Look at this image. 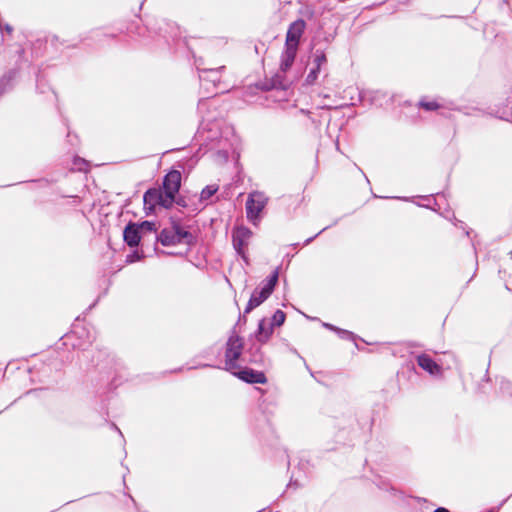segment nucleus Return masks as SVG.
I'll list each match as a JSON object with an SVG mask.
<instances>
[{"mask_svg":"<svg viewBox=\"0 0 512 512\" xmlns=\"http://www.w3.org/2000/svg\"><path fill=\"white\" fill-rule=\"evenodd\" d=\"M156 240L165 247L179 244H186L191 247L196 243V237L182 226L179 218L175 217H170V226L164 227L156 235Z\"/></svg>","mask_w":512,"mask_h":512,"instance_id":"1","label":"nucleus"},{"mask_svg":"<svg viewBox=\"0 0 512 512\" xmlns=\"http://www.w3.org/2000/svg\"><path fill=\"white\" fill-rule=\"evenodd\" d=\"M306 22L299 18L293 21L287 30L284 50L282 51V68L290 69L296 59L300 40L304 34Z\"/></svg>","mask_w":512,"mask_h":512,"instance_id":"2","label":"nucleus"},{"mask_svg":"<svg viewBox=\"0 0 512 512\" xmlns=\"http://www.w3.org/2000/svg\"><path fill=\"white\" fill-rule=\"evenodd\" d=\"M279 280L278 268L275 269L263 282L260 289H255L245 307L244 315L261 305L273 293ZM244 321L245 316H243Z\"/></svg>","mask_w":512,"mask_h":512,"instance_id":"3","label":"nucleus"},{"mask_svg":"<svg viewBox=\"0 0 512 512\" xmlns=\"http://www.w3.org/2000/svg\"><path fill=\"white\" fill-rule=\"evenodd\" d=\"M244 351L243 339L233 330L225 345V370L232 372L238 369V360Z\"/></svg>","mask_w":512,"mask_h":512,"instance_id":"4","label":"nucleus"},{"mask_svg":"<svg viewBox=\"0 0 512 512\" xmlns=\"http://www.w3.org/2000/svg\"><path fill=\"white\" fill-rule=\"evenodd\" d=\"M286 320V314L280 310L277 309L268 325L267 319L262 318L259 323L257 330L255 331V337L258 341L262 343H267L270 339L271 335L273 334V330L275 327H280L284 324Z\"/></svg>","mask_w":512,"mask_h":512,"instance_id":"5","label":"nucleus"},{"mask_svg":"<svg viewBox=\"0 0 512 512\" xmlns=\"http://www.w3.org/2000/svg\"><path fill=\"white\" fill-rule=\"evenodd\" d=\"M253 233L252 231L245 226H239L233 229L232 231V244L236 251V253L241 256L246 264L249 263V259L246 255V247L249 244V240L251 239Z\"/></svg>","mask_w":512,"mask_h":512,"instance_id":"6","label":"nucleus"},{"mask_svg":"<svg viewBox=\"0 0 512 512\" xmlns=\"http://www.w3.org/2000/svg\"><path fill=\"white\" fill-rule=\"evenodd\" d=\"M267 197L262 192H252L246 201L247 218L255 223L259 219L261 212L267 204Z\"/></svg>","mask_w":512,"mask_h":512,"instance_id":"7","label":"nucleus"},{"mask_svg":"<svg viewBox=\"0 0 512 512\" xmlns=\"http://www.w3.org/2000/svg\"><path fill=\"white\" fill-rule=\"evenodd\" d=\"M264 343L257 340L255 334L249 339V346L244 351L243 360L254 364L263 365L265 363V355L262 351V345Z\"/></svg>","mask_w":512,"mask_h":512,"instance_id":"8","label":"nucleus"},{"mask_svg":"<svg viewBox=\"0 0 512 512\" xmlns=\"http://www.w3.org/2000/svg\"><path fill=\"white\" fill-rule=\"evenodd\" d=\"M289 69L282 68V59L280 60V68L270 79H267L263 85L265 90H286L290 86V80L286 76Z\"/></svg>","mask_w":512,"mask_h":512,"instance_id":"9","label":"nucleus"},{"mask_svg":"<svg viewBox=\"0 0 512 512\" xmlns=\"http://www.w3.org/2000/svg\"><path fill=\"white\" fill-rule=\"evenodd\" d=\"M231 373L249 384H265L267 382V377L262 371H256L248 367L239 369L238 371L233 370Z\"/></svg>","mask_w":512,"mask_h":512,"instance_id":"10","label":"nucleus"},{"mask_svg":"<svg viewBox=\"0 0 512 512\" xmlns=\"http://www.w3.org/2000/svg\"><path fill=\"white\" fill-rule=\"evenodd\" d=\"M182 175L179 170L172 169L164 177L162 181L163 191L178 194L181 187Z\"/></svg>","mask_w":512,"mask_h":512,"instance_id":"11","label":"nucleus"},{"mask_svg":"<svg viewBox=\"0 0 512 512\" xmlns=\"http://www.w3.org/2000/svg\"><path fill=\"white\" fill-rule=\"evenodd\" d=\"M137 222H128L123 230V240L130 248H136L142 238Z\"/></svg>","mask_w":512,"mask_h":512,"instance_id":"12","label":"nucleus"},{"mask_svg":"<svg viewBox=\"0 0 512 512\" xmlns=\"http://www.w3.org/2000/svg\"><path fill=\"white\" fill-rule=\"evenodd\" d=\"M161 201V189L149 188L143 195L144 210L146 215H151L155 212L156 206Z\"/></svg>","mask_w":512,"mask_h":512,"instance_id":"13","label":"nucleus"},{"mask_svg":"<svg viewBox=\"0 0 512 512\" xmlns=\"http://www.w3.org/2000/svg\"><path fill=\"white\" fill-rule=\"evenodd\" d=\"M416 360L418 366L430 375L436 376L441 374V366L431 356L422 353L416 357Z\"/></svg>","mask_w":512,"mask_h":512,"instance_id":"14","label":"nucleus"},{"mask_svg":"<svg viewBox=\"0 0 512 512\" xmlns=\"http://www.w3.org/2000/svg\"><path fill=\"white\" fill-rule=\"evenodd\" d=\"M17 76L18 70L10 69L0 77V97L14 88Z\"/></svg>","mask_w":512,"mask_h":512,"instance_id":"15","label":"nucleus"},{"mask_svg":"<svg viewBox=\"0 0 512 512\" xmlns=\"http://www.w3.org/2000/svg\"><path fill=\"white\" fill-rule=\"evenodd\" d=\"M225 69V66H220L218 68L204 69L202 74H199V79L201 82L207 81L212 83L213 86H216L217 83L220 82V73Z\"/></svg>","mask_w":512,"mask_h":512,"instance_id":"16","label":"nucleus"},{"mask_svg":"<svg viewBox=\"0 0 512 512\" xmlns=\"http://www.w3.org/2000/svg\"><path fill=\"white\" fill-rule=\"evenodd\" d=\"M311 65L322 69L323 66L327 65L326 53L323 49H315L311 55Z\"/></svg>","mask_w":512,"mask_h":512,"instance_id":"17","label":"nucleus"},{"mask_svg":"<svg viewBox=\"0 0 512 512\" xmlns=\"http://www.w3.org/2000/svg\"><path fill=\"white\" fill-rule=\"evenodd\" d=\"M176 195L177 194L161 190V201H159L158 206L163 207L165 209L171 208L174 204Z\"/></svg>","mask_w":512,"mask_h":512,"instance_id":"18","label":"nucleus"},{"mask_svg":"<svg viewBox=\"0 0 512 512\" xmlns=\"http://www.w3.org/2000/svg\"><path fill=\"white\" fill-rule=\"evenodd\" d=\"M217 191H218L217 185L205 186L200 193L199 201L204 202V201L209 200Z\"/></svg>","mask_w":512,"mask_h":512,"instance_id":"19","label":"nucleus"},{"mask_svg":"<svg viewBox=\"0 0 512 512\" xmlns=\"http://www.w3.org/2000/svg\"><path fill=\"white\" fill-rule=\"evenodd\" d=\"M418 106L424 109L425 111H436L442 108V105L439 104L437 101H428L425 99L420 100Z\"/></svg>","mask_w":512,"mask_h":512,"instance_id":"20","label":"nucleus"},{"mask_svg":"<svg viewBox=\"0 0 512 512\" xmlns=\"http://www.w3.org/2000/svg\"><path fill=\"white\" fill-rule=\"evenodd\" d=\"M138 223V229L140 230L141 234L145 233H152L156 231V224L153 221L144 220L142 222Z\"/></svg>","mask_w":512,"mask_h":512,"instance_id":"21","label":"nucleus"},{"mask_svg":"<svg viewBox=\"0 0 512 512\" xmlns=\"http://www.w3.org/2000/svg\"><path fill=\"white\" fill-rule=\"evenodd\" d=\"M377 487L383 491H387L389 493H391V495L393 496H400L402 495V492H400L399 490H397L395 487H393L392 485H390L388 482H386L385 480H379L377 482Z\"/></svg>","mask_w":512,"mask_h":512,"instance_id":"22","label":"nucleus"},{"mask_svg":"<svg viewBox=\"0 0 512 512\" xmlns=\"http://www.w3.org/2000/svg\"><path fill=\"white\" fill-rule=\"evenodd\" d=\"M320 71H321V68L315 67V66L312 65L308 75L306 76L305 83L307 85L315 84L316 80L319 77Z\"/></svg>","mask_w":512,"mask_h":512,"instance_id":"23","label":"nucleus"},{"mask_svg":"<svg viewBox=\"0 0 512 512\" xmlns=\"http://www.w3.org/2000/svg\"><path fill=\"white\" fill-rule=\"evenodd\" d=\"M499 390L503 395L512 397V383L503 377H501L499 381Z\"/></svg>","mask_w":512,"mask_h":512,"instance_id":"24","label":"nucleus"},{"mask_svg":"<svg viewBox=\"0 0 512 512\" xmlns=\"http://www.w3.org/2000/svg\"><path fill=\"white\" fill-rule=\"evenodd\" d=\"M336 333L341 339H344V340L356 341V339L358 338L357 335L354 334L353 332L342 329V328H338Z\"/></svg>","mask_w":512,"mask_h":512,"instance_id":"25","label":"nucleus"},{"mask_svg":"<svg viewBox=\"0 0 512 512\" xmlns=\"http://www.w3.org/2000/svg\"><path fill=\"white\" fill-rule=\"evenodd\" d=\"M143 257H144V255L142 252H140L138 250H134L126 256V263H134V262L140 261L143 259Z\"/></svg>","mask_w":512,"mask_h":512,"instance_id":"26","label":"nucleus"},{"mask_svg":"<svg viewBox=\"0 0 512 512\" xmlns=\"http://www.w3.org/2000/svg\"><path fill=\"white\" fill-rule=\"evenodd\" d=\"M93 342L92 339H90V336L87 337V340L82 342V343H71L72 347L73 348H78V349H81V350H85L89 345H91Z\"/></svg>","mask_w":512,"mask_h":512,"instance_id":"27","label":"nucleus"},{"mask_svg":"<svg viewBox=\"0 0 512 512\" xmlns=\"http://www.w3.org/2000/svg\"><path fill=\"white\" fill-rule=\"evenodd\" d=\"M330 227H331V225L326 226L322 230H320L317 234H315L314 236L306 239L305 242H304V245H309L316 237H318L322 232L326 231Z\"/></svg>","mask_w":512,"mask_h":512,"instance_id":"28","label":"nucleus"},{"mask_svg":"<svg viewBox=\"0 0 512 512\" xmlns=\"http://www.w3.org/2000/svg\"><path fill=\"white\" fill-rule=\"evenodd\" d=\"M174 203H176L178 206H181L184 208L187 207V202H186L185 198L182 196L177 197V195H176Z\"/></svg>","mask_w":512,"mask_h":512,"instance_id":"29","label":"nucleus"},{"mask_svg":"<svg viewBox=\"0 0 512 512\" xmlns=\"http://www.w3.org/2000/svg\"><path fill=\"white\" fill-rule=\"evenodd\" d=\"M40 83H41V75H40V71H38L36 74V88H37V90H39L40 93H44L45 90L40 89Z\"/></svg>","mask_w":512,"mask_h":512,"instance_id":"30","label":"nucleus"},{"mask_svg":"<svg viewBox=\"0 0 512 512\" xmlns=\"http://www.w3.org/2000/svg\"><path fill=\"white\" fill-rule=\"evenodd\" d=\"M373 196L375 198H382V196H378L376 194H373ZM383 199H398V200H403V201H409L408 197H398V196H395V197H383Z\"/></svg>","mask_w":512,"mask_h":512,"instance_id":"31","label":"nucleus"},{"mask_svg":"<svg viewBox=\"0 0 512 512\" xmlns=\"http://www.w3.org/2000/svg\"><path fill=\"white\" fill-rule=\"evenodd\" d=\"M323 327H325L326 329L330 330V331H333V332H337L338 328L337 326L333 325V324H330V323H326L324 322L323 324Z\"/></svg>","mask_w":512,"mask_h":512,"instance_id":"32","label":"nucleus"},{"mask_svg":"<svg viewBox=\"0 0 512 512\" xmlns=\"http://www.w3.org/2000/svg\"><path fill=\"white\" fill-rule=\"evenodd\" d=\"M195 64H196V67H197V70L199 71V73L202 74L203 70H204L200 67L203 64L202 58L196 59Z\"/></svg>","mask_w":512,"mask_h":512,"instance_id":"33","label":"nucleus"},{"mask_svg":"<svg viewBox=\"0 0 512 512\" xmlns=\"http://www.w3.org/2000/svg\"><path fill=\"white\" fill-rule=\"evenodd\" d=\"M415 501H417L418 503H424V502H427V500L425 498H422V497H418V496H415L413 497Z\"/></svg>","mask_w":512,"mask_h":512,"instance_id":"34","label":"nucleus"},{"mask_svg":"<svg viewBox=\"0 0 512 512\" xmlns=\"http://www.w3.org/2000/svg\"><path fill=\"white\" fill-rule=\"evenodd\" d=\"M291 352H293V354L297 355L299 358H301L303 361H305L295 348H292ZM304 363H306V362H304ZM305 365L308 368V365L307 364H305Z\"/></svg>","mask_w":512,"mask_h":512,"instance_id":"35","label":"nucleus"},{"mask_svg":"<svg viewBox=\"0 0 512 512\" xmlns=\"http://www.w3.org/2000/svg\"><path fill=\"white\" fill-rule=\"evenodd\" d=\"M434 512H450V511L445 507H438L434 510Z\"/></svg>","mask_w":512,"mask_h":512,"instance_id":"36","label":"nucleus"},{"mask_svg":"<svg viewBox=\"0 0 512 512\" xmlns=\"http://www.w3.org/2000/svg\"><path fill=\"white\" fill-rule=\"evenodd\" d=\"M298 486V483L297 481H293L292 479L290 480L289 484L287 485V488H291L292 486Z\"/></svg>","mask_w":512,"mask_h":512,"instance_id":"37","label":"nucleus"},{"mask_svg":"<svg viewBox=\"0 0 512 512\" xmlns=\"http://www.w3.org/2000/svg\"><path fill=\"white\" fill-rule=\"evenodd\" d=\"M5 30L8 32V33H11L13 28L9 25V24H6L5 25Z\"/></svg>","mask_w":512,"mask_h":512,"instance_id":"38","label":"nucleus"},{"mask_svg":"<svg viewBox=\"0 0 512 512\" xmlns=\"http://www.w3.org/2000/svg\"><path fill=\"white\" fill-rule=\"evenodd\" d=\"M76 333H77L76 331H73V333L71 335H66V341L71 340L73 335L76 334Z\"/></svg>","mask_w":512,"mask_h":512,"instance_id":"39","label":"nucleus"},{"mask_svg":"<svg viewBox=\"0 0 512 512\" xmlns=\"http://www.w3.org/2000/svg\"><path fill=\"white\" fill-rule=\"evenodd\" d=\"M497 117L502 119V120L510 121L507 117L504 116V114L503 115H499Z\"/></svg>","mask_w":512,"mask_h":512,"instance_id":"40","label":"nucleus"},{"mask_svg":"<svg viewBox=\"0 0 512 512\" xmlns=\"http://www.w3.org/2000/svg\"><path fill=\"white\" fill-rule=\"evenodd\" d=\"M361 174H363V177H365V180L369 183V179L368 177L366 176V174H364V171L361 170Z\"/></svg>","mask_w":512,"mask_h":512,"instance_id":"41","label":"nucleus"},{"mask_svg":"<svg viewBox=\"0 0 512 512\" xmlns=\"http://www.w3.org/2000/svg\"><path fill=\"white\" fill-rule=\"evenodd\" d=\"M361 174H363V177H365V180L369 183V179L368 177L366 176V174H364V171L361 170Z\"/></svg>","mask_w":512,"mask_h":512,"instance_id":"42","label":"nucleus"},{"mask_svg":"<svg viewBox=\"0 0 512 512\" xmlns=\"http://www.w3.org/2000/svg\"><path fill=\"white\" fill-rule=\"evenodd\" d=\"M361 174H363V177H365V180L369 183V179L368 177L366 176V174H364V171L361 170Z\"/></svg>","mask_w":512,"mask_h":512,"instance_id":"43","label":"nucleus"},{"mask_svg":"<svg viewBox=\"0 0 512 512\" xmlns=\"http://www.w3.org/2000/svg\"><path fill=\"white\" fill-rule=\"evenodd\" d=\"M450 18H458V19H462L463 17L462 16H449Z\"/></svg>","mask_w":512,"mask_h":512,"instance_id":"44","label":"nucleus"},{"mask_svg":"<svg viewBox=\"0 0 512 512\" xmlns=\"http://www.w3.org/2000/svg\"><path fill=\"white\" fill-rule=\"evenodd\" d=\"M202 367H213V366L210 364H203Z\"/></svg>","mask_w":512,"mask_h":512,"instance_id":"45","label":"nucleus"},{"mask_svg":"<svg viewBox=\"0 0 512 512\" xmlns=\"http://www.w3.org/2000/svg\"><path fill=\"white\" fill-rule=\"evenodd\" d=\"M35 391H36V390H29V391H27V392H26V394L28 395V394H31V393H33V392H35Z\"/></svg>","mask_w":512,"mask_h":512,"instance_id":"46","label":"nucleus"},{"mask_svg":"<svg viewBox=\"0 0 512 512\" xmlns=\"http://www.w3.org/2000/svg\"><path fill=\"white\" fill-rule=\"evenodd\" d=\"M298 245H299V243H294V244H292V246H293L294 248L298 247Z\"/></svg>","mask_w":512,"mask_h":512,"instance_id":"47","label":"nucleus"},{"mask_svg":"<svg viewBox=\"0 0 512 512\" xmlns=\"http://www.w3.org/2000/svg\"><path fill=\"white\" fill-rule=\"evenodd\" d=\"M115 428H116V430H118V433H119V434H122V431H121V430H119V427H115Z\"/></svg>","mask_w":512,"mask_h":512,"instance_id":"48","label":"nucleus"},{"mask_svg":"<svg viewBox=\"0 0 512 512\" xmlns=\"http://www.w3.org/2000/svg\"><path fill=\"white\" fill-rule=\"evenodd\" d=\"M115 428H116V430H118V433H119V434H122V431H121V430H119V427H115Z\"/></svg>","mask_w":512,"mask_h":512,"instance_id":"49","label":"nucleus"},{"mask_svg":"<svg viewBox=\"0 0 512 512\" xmlns=\"http://www.w3.org/2000/svg\"><path fill=\"white\" fill-rule=\"evenodd\" d=\"M115 428H116V430H118V433H119V434H122V431H121V430H119V427H115Z\"/></svg>","mask_w":512,"mask_h":512,"instance_id":"50","label":"nucleus"},{"mask_svg":"<svg viewBox=\"0 0 512 512\" xmlns=\"http://www.w3.org/2000/svg\"><path fill=\"white\" fill-rule=\"evenodd\" d=\"M510 254H511V257H512V251L510 252Z\"/></svg>","mask_w":512,"mask_h":512,"instance_id":"51","label":"nucleus"}]
</instances>
